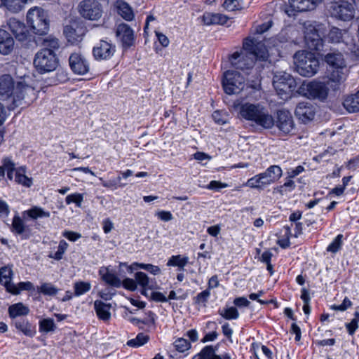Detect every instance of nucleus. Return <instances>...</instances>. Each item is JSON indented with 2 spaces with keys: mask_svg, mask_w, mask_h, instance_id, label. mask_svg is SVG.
I'll return each mask as SVG.
<instances>
[{
  "mask_svg": "<svg viewBox=\"0 0 359 359\" xmlns=\"http://www.w3.org/2000/svg\"><path fill=\"white\" fill-rule=\"evenodd\" d=\"M268 50L262 42H257L254 39H246L243 45V50L240 52L233 53L230 58L231 65L237 69L246 72V74H249L248 71L253 72L252 78L248 79L251 81L259 79V72L253 69L256 60L264 61L268 58Z\"/></svg>",
  "mask_w": 359,
  "mask_h": 359,
  "instance_id": "obj_1",
  "label": "nucleus"
},
{
  "mask_svg": "<svg viewBox=\"0 0 359 359\" xmlns=\"http://www.w3.org/2000/svg\"><path fill=\"white\" fill-rule=\"evenodd\" d=\"M0 96L4 100L12 97L13 104L18 107L22 104V102L29 104L36 97V94L34 88L22 82H18L14 86L13 78L5 74L0 77Z\"/></svg>",
  "mask_w": 359,
  "mask_h": 359,
  "instance_id": "obj_2",
  "label": "nucleus"
},
{
  "mask_svg": "<svg viewBox=\"0 0 359 359\" xmlns=\"http://www.w3.org/2000/svg\"><path fill=\"white\" fill-rule=\"evenodd\" d=\"M239 116L255 126L264 129L271 128L274 126V119L268 109L262 104L245 102L236 106Z\"/></svg>",
  "mask_w": 359,
  "mask_h": 359,
  "instance_id": "obj_3",
  "label": "nucleus"
},
{
  "mask_svg": "<svg viewBox=\"0 0 359 359\" xmlns=\"http://www.w3.org/2000/svg\"><path fill=\"white\" fill-rule=\"evenodd\" d=\"M325 61L332 68L328 76L327 85L333 91L340 90L349 74L343 55L339 52L327 53L325 56Z\"/></svg>",
  "mask_w": 359,
  "mask_h": 359,
  "instance_id": "obj_4",
  "label": "nucleus"
},
{
  "mask_svg": "<svg viewBox=\"0 0 359 359\" xmlns=\"http://www.w3.org/2000/svg\"><path fill=\"white\" fill-rule=\"evenodd\" d=\"M283 175L282 168L277 165H272L264 172L248 179L244 186L258 191H263L270 185L278 182Z\"/></svg>",
  "mask_w": 359,
  "mask_h": 359,
  "instance_id": "obj_5",
  "label": "nucleus"
},
{
  "mask_svg": "<svg viewBox=\"0 0 359 359\" xmlns=\"http://www.w3.org/2000/svg\"><path fill=\"white\" fill-rule=\"evenodd\" d=\"M294 69L302 76L311 77L319 69V60L315 54L307 50H299L293 57Z\"/></svg>",
  "mask_w": 359,
  "mask_h": 359,
  "instance_id": "obj_6",
  "label": "nucleus"
},
{
  "mask_svg": "<svg viewBox=\"0 0 359 359\" xmlns=\"http://www.w3.org/2000/svg\"><path fill=\"white\" fill-rule=\"evenodd\" d=\"M28 25L38 35L46 34L49 29V20L46 12L41 8L34 7L27 14Z\"/></svg>",
  "mask_w": 359,
  "mask_h": 359,
  "instance_id": "obj_7",
  "label": "nucleus"
},
{
  "mask_svg": "<svg viewBox=\"0 0 359 359\" xmlns=\"http://www.w3.org/2000/svg\"><path fill=\"white\" fill-rule=\"evenodd\" d=\"M33 63L38 72L44 74L54 71L58 65V60L53 50L43 48L36 53Z\"/></svg>",
  "mask_w": 359,
  "mask_h": 359,
  "instance_id": "obj_8",
  "label": "nucleus"
},
{
  "mask_svg": "<svg viewBox=\"0 0 359 359\" xmlns=\"http://www.w3.org/2000/svg\"><path fill=\"white\" fill-rule=\"evenodd\" d=\"M328 11L336 19L349 21L355 15V0H339L330 5Z\"/></svg>",
  "mask_w": 359,
  "mask_h": 359,
  "instance_id": "obj_9",
  "label": "nucleus"
},
{
  "mask_svg": "<svg viewBox=\"0 0 359 359\" xmlns=\"http://www.w3.org/2000/svg\"><path fill=\"white\" fill-rule=\"evenodd\" d=\"M325 36L323 25L309 24L305 27L304 39L307 47L313 50H320L323 46Z\"/></svg>",
  "mask_w": 359,
  "mask_h": 359,
  "instance_id": "obj_10",
  "label": "nucleus"
},
{
  "mask_svg": "<svg viewBox=\"0 0 359 359\" xmlns=\"http://www.w3.org/2000/svg\"><path fill=\"white\" fill-rule=\"evenodd\" d=\"M222 86L226 94H238L244 88L245 78L237 71H226L224 74Z\"/></svg>",
  "mask_w": 359,
  "mask_h": 359,
  "instance_id": "obj_11",
  "label": "nucleus"
},
{
  "mask_svg": "<svg viewBox=\"0 0 359 359\" xmlns=\"http://www.w3.org/2000/svg\"><path fill=\"white\" fill-rule=\"evenodd\" d=\"M304 95L309 97L317 98L324 100L328 95V90L331 88L326 83L317 81H312L302 86Z\"/></svg>",
  "mask_w": 359,
  "mask_h": 359,
  "instance_id": "obj_12",
  "label": "nucleus"
},
{
  "mask_svg": "<svg viewBox=\"0 0 359 359\" xmlns=\"http://www.w3.org/2000/svg\"><path fill=\"white\" fill-rule=\"evenodd\" d=\"M294 81L292 76L286 72H278L273 76V86L278 94L283 96L292 91Z\"/></svg>",
  "mask_w": 359,
  "mask_h": 359,
  "instance_id": "obj_13",
  "label": "nucleus"
},
{
  "mask_svg": "<svg viewBox=\"0 0 359 359\" xmlns=\"http://www.w3.org/2000/svg\"><path fill=\"white\" fill-rule=\"evenodd\" d=\"M79 8V12L84 18L97 20L102 16L100 4L96 0H83Z\"/></svg>",
  "mask_w": 359,
  "mask_h": 359,
  "instance_id": "obj_14",
  "label": "nucleus"
},
{
  "mask_svg": "<svg viewBox=\"0 0 359 359\" xmlns=\"http://www.w3.org/2000/svg\"><path fill=\"white\" fill-rule=\"evenodd\" d=\"M276 125L285 134H291L294 130V123L291 113L286 110H278Z\"/></svg>",
  "mask_w": 359,
  "mask_h": 359,
  "instance_id": "obj_15",
  "label": "nucleus"
},
{
  "mask_svg": "<svg viewBox=\"0 0 359 359\" xmlns=\"http://www.w3.org/2000/svg\"><path fill=\"white\" fill-rule=\"evenodd\" d=\"M116 51V46L105 40H101L93 49V54L97 60L110 59Z\"/></svg>",
  "mask_w": 359,
  "mask_h": 359,
  "instance_id": "obj_16",
  "label": "nucleus"
},
{
  "mask_svg": "<svg viewBox=\"0 0 359 359\" xmlns=\"http://www.w3.org/2000/svg\"><path fill=\"white\" fill-rule=\"evenodd\" d=\"M72 71L78 74H85L89 71V64L85 57L79 53H72L69 59Z\"/></svg>",
  "mask_w": 359,
  "mask_h": 359,
  "instance_id": "obj_17",
  "label": "nucleus"
},
{
  "mask_svg": "<svg viewBox=\"0 0 359 359\" xmlns=\"http://www.w3.org/2000/svg\"><path fill=\"white\" fill-rule=\"evenodd\" d=\"M116 32L123 48H128L134 44V32L127 24L118 25Z\"/></svg>",
  "mask_w": 359,
  "mask_h": 359,
  "instance_id": "obj_18",
  "label": "nucleus"
},
{
  "mask_svg": "<svg viewBox=\"0 0 359 359\" xmlns=\"http://www.w3.org/2000/svg\"><path fill=\"white\" fill-rule=\"evenodd\" d=\"M11 231L20 236L22 239H29L32 236V229L25 224L23 219L18 215L12 219Z\"/></svg>",
  "mask_w": 359,
  "mask_h": 359,
  "instance_id": "obj_19",
  "label": "nucleus"
},
{
  "mask_svg": "<svg viewBox=\"0 0 359 359\" xmlns=\"http://www.w3.org/2000/svg\"><path fill=\"white\" fill-rule=\"evenodd\" d=\"M296 116L306 123L313 119L315 108L310 102H299L295 109Z\"/></svg>",
  "mask_w": 359,
  "mask_h": 359,
  "instance_id": "obj_20",
  "label": "nucleus"
},
{
  "mask_svg": "<svg viewBox=\"0 0 359 359\" xmlns=\"http://www.w3.org/2000/svg\"><path fill=\"white\" fill-rule=\"evenodd\" d=\"M12 278L13 271L11 267L3 266L0 268V284H2L8 292L18 294L17 285L11 283Z\"/></svg>",
  "mask_w": 359,
  "mask_h": 359,
  "instance_id": "obj_21",
  "label": "nucleus"
},
{
  "mask_svg": "<svg viewBox=\"0 0 359 359\" xmlns=\"http://www.w3.org/2000/svg\"><path fill=\"white\" fill-rule=\"evenodd\" d=\"M9 29L20 41L24 40L27 36V28L23 22L16 18H10L7 22Z\"/></svg>",
  "mask_w": 359,
  "mask_h": 359,
  "instance_id": "obj_22",
  "label": "nucleus"
},
{
  "mask_svg": "<svg viewBox=\"0 0 359 359\" xmlns=\"http://www.w3.org/2000/svg\"><path fill=\"white\" fill-rule=\"evenodd\" d=\"M318 0H289L290 8L297 12H305L316 8Z\"/></svg>",
  "mask_w": 359,
  "mask_h": 359,
  "instance_id": "obj_23",
  "label": "nucleus"
},
{
  "mask_svg": "<svg viewBox=\"0 0 359 359\" xmlns=\"http://www.w3.org/2000/svg\"><path fill=\"white\" fill-rule=\"evenodd\" d=\"M99 274L102 280L108 285L115 287H120L121 286V280L108 267H101L99 270Z\"/></svg>",
  "mask_w": 359,
  "mask_h": 359,
  "instance_id": "obj_24",
  "label": "nucleus"
},
{
  "mask_svg": "<svg viewBox=\"0 0 359 359\" xmlns=\"http://www.w3.org/2000/svg\"><path fill=\"white\" fill-rule=\"evenodd\" d=\"M228 18L221 13H205L203 21L206 25H224L227 22Z\"/></svg>",
  "mask_w": 359,
  "mask_h": 359,
  "instance_id": "obj_25",
  "label": "nucleus"
},
{
  "mask_svg": "<svg viewBox=\"0 0 359 359\" xmlns=\"http://www.w3.org/2000/svg\"><path fill=\"white\" fill-rule=\"evenodd\" d=\"M94 308L95 309L98 318L103 320H108L111 317V304L104 303L100 300H96L94 302Z\"/></svg>",
  "mask_w": 359,
  "mask_h": 359,
  "instance_id": "obj_26",
  "label": "nucleus"
},
{
  "mask_svg": "<svg viewBox=\"0 0 359 359\" xmlns=\"http://www.w3.org/2000/svg\"><path fill=\"white\" fill-rule=\"evenodd\" d=\"M133 321L135 322L139 327L147 331H151L155 328V314L151 311L147 313V317L142 319L133 318Z\"/></svg>",
  "mask_w": 359,
  "mask_h": 359,
  "instance_id": "obj_27",
  "label": "nucleus"
},
{
  "mask_svg": "<svg viewBox=\"0 0 359 359\" xmlns=\"http://www.w3.org/2000/svg\"><path fill=\"white\" fill-rule=\"evenodd\" d=\"M343 104L348 112L359 111V90L355 93L347 96L344 100Z\"/></svg>",
  "mask_w": 359,
  "mask_h": 359,
  "instance_id": "obj_28",
  "label": "nucleus"
},
{
  "mask_svg": "<svg viewBox=\"0 0 359 359\" xmlns=\"http://www.w3.org/2000/svg\"><path fill=\"white\" fill-rule=\"evenodd\" d=\"M217 350V346H206L192 359H222V356L215 353Z\"/></svg>",
  "mask_w": 359,
  "mask_h": 359,
  "instance_id": "obj_29",
  "label": "nucleus"
},
{
  "mask_svg": "<svg viewBox=\"0 0 359 359\" xmlns=\"http://www.w3.org/2000/svg\"><path fill=\"white\" fill-rule=\"evenodd\" d=\"M8 313L11 318H15L18 316H24L28 315L29 313V309L24 304L18 302L9 306Z\"/></svg>",
  "mask_w": 359,
  "mask_h": 359,
  "instance_id": "obj_30",
  "label": "nucleus"
},
{
  "mask_svg": "<svg viewBox=\"0 0 359 359\" xmlns=\"http://www.w3.org/2000/svg\"><path fill=\"white\" fill-rule=\"evenodd\" d=\"M22 215H27L32 219H37L38 218L49 217L50 213L48 211H45L42 208L39 206H34L32 208L25 210L22 212Z\"/></svg>",
  "mask_w": 359,
  "mask_h": 359,
  "instance_id": "obj_31",
  "label": "nucleus"
},
{
  "mask_svg": "<svg viewBox=\"0 0 359 359\" xmlns=\"http://www.w3.org/2000/svg\"><path fill=\"white\" fill-rule=\"evenodd\" d=\"M189 262L188 257H182L181 255H172L168 261V266H177L178 271H183L185 266Z\"/></svg>",
  "mask_w": 359,
  "mask_h": 359,
  "instance_id": "obj_32",
  "label": "nucleus"
},
{
  "mask_svg": "<svg viewBox=\"0 0 359 359\" xmlns=\"http://www.w3.org/2000/svg\"><path fill=\"white\" fill-rule=\"evenodd\" d=\"M135 279L137 283V285H139L143 289L142 294H145L147 290H151L152 287L150 285V281L149 276L144 272H136L135 273Z\"/></svg>",
  "mask_w": 359,
  "mask_h": 359,
  "instance_id": "obj_33",
  "label": "nucleus"
},
{
  "mask_svg": "<svg viewBox=\"0 0 359 359\" xmlns=\"http://www.w3.org/2000/svg\"><path fill=\"white\" fill-rule=\"evenodd\" d=\"M348 34V32L346 29H340L337 27H332L328 34L327 39L332 43H339L343 40L345 35Z\"/></svg>",
  "mask_w": 359,
  "mask_h": 359,
  "instance_id": "obj_34",
  "label": "nucleus"
},
{
  "mask_svg": "<svg viewBox=\"0 0 359 359\" xmlns=\"http://www.w3.org/2000/svg\"><path fill=\"white\" fill-rule=\"evenodd\" d=\"M15 181L26 187H30L32 184V179L25 175V169L22 167L15 170Z\"/></svg>",
  "mask_w": 359,
  "mask_h": 359,
  "instance_id": "obj_35",
  "label": "nucleus"
},
{
  "mask_svg": "<svg viewBox=\"0 0 359 359\" xmlns=\"http://www.w3.org/2000/svg\"><path fill=\"white\" fill-rule=\"evenodd\" d=\"M15 327L22 334L26 336H31L34 334L35 328L28 321L22 320L15 323Z\"/></svg>",
  "mask_w": 359,
  "mask_h": 359,
  "instance_id": "obj_36",
  "label": "nucleus"
},
{
  "mask_svg": "<svg viewBox=\"0 0 359 359\" xmlns=\"http://www.w3.org/2000/svg\"><path fill=\"white\" fill-rule=\"evenodd\" d=\"M132 266H133L134 269H144L154 276L158 275L161 273V270L159 266H155V265H153L151 264L134 262L132 264Z\"/></svg>",
  "mask_w": 359,
  "mask_h": 359,
  "instance_id": "obj_37",
  "label": "nucleus"
},
{
  "mask_svg": "<svg viewBox=\"0 0 359 359\" xmlns=\"http://www.w3.org/2000/svg\"><path fill=\"white\" fill-rule=\"evenodd\" d=\"M64 34L65 35L68 41L71 42L72 43L79 42L82 39L81 35L77 34L76 29L71 26L65 27Z\"/></svg>",
  "mask_w": 359,
  "mask_h": 359,
  "instance_id": "obj_38",
  "label": "nucleus"
},
{
  "mask_svg": "<svg viewBox=\"0 0 359 359\" xmlns=\"http://www.w3.org/2000/svg\"><path fill=\"white\" fill-rule=\"evenodd\" d=\"M118 12L123 18L128 21L133 20L134 17L131 8L125 2H122L118 5Z\"/></svg>",
  "mask_w": 359,
  "mask_h": 359,
  "instance_id": "obj_39",
  "label": "nucleus"
},
{
  "mask_svg": "<svg viewBox=\"0 0 359 359\" xmlns=\"http://www.w3.org/2000/svg\"><path fill=\"white\" fill-rule=\"evenodd\" d=\"M37 291L44 295L55 296L58 289L50 283H43L37 287Z\"/></svg>",
  "mask_w": 359,
  "mask_h": 359,
  "instance_id": "obj_40",
  "label": "nucleus"
},
{
  "mask_svg": "<svg viewBox=\"0 0 359 359\" xmlns=\"http://www.w3.org/2000/svg\"><path fill=\"white\" fill-rule=\"evenodd\" d=\"M68 245V243L65 240H61L59 243L57 250L54 254L49 255L48 257L55 260L62 259Z\"/></svg>",
  "mask_w": 359,
  "mask_h": 359,
  "instance_id": "obj_41",
  "label": "nucleus"
},
{
  "mask_svg": "<svg viewBox=\"0 0 359 359\" xmlns=\"http://www.w3.org/2000/svg\"><path fill=\"white\" fill-rule=\"evenodd\" d=\"M4 42L0 43V53L4 55H9L14 48V40L12 38H7Z\"/></svg>",
  "mask_w": 359,
  "mask_h": 359,
  "instance_id": "obj_42",
  "label": "nucleus"
},
{
  "mask_svg": "<svg viewBox=\"0 0 359 359\" xmlns=\"http://www.w3.org/2000/svg\"><path fill=\"white\" fill-rule=\"evenodd\" d=\"M343 244V235L339 234L334 239V241L327 246V251L332 253L337 252L342 246Z\"/></svg>",
  "mask_w": 359,
  "mask_h": 359,
  "instance_id": "obj_43",
  "label": "nucleus"
},
{
  "mask_svg": "<svg viewBox=\"0 0 359 359\" xmlns=\"http://www.w3.org/2000/svg\"><path fill=\"white\" fill-rule=\"evenodd\" d=\"M220 315L227 320L237 319L239 316V313L236 307L224 308L219 311Z\"/></svg>",
  "mask_w": 359,
  "mask_h": 359,
  "instance_id": "obj_44",
  "label": "nucleus"
},
{
  "mask_svg": "<svg viewBox=\"0 0 359 359\" xmlns=\"http://www.w3.org/2000/svg\"><path fill=\"white\" fill-rule=\"evenodd\" d=\"M74 294L76 296H80L83 294L84 293L88 292L90 288L91 285L89 283L86 282H76L74 284Z\"/></svg>",
  "mask_w": 359,
  "mask_h": 359,
  "instance_id": "obj_45",
  "label": "nucleus"
},
{
  "mask_svg": "<svg viewBox=\"0 0 359 359\" xmlns=\"http://www.w3.org/2000/svg\"><path fill=\"white\" fill-rule=\"evenodd\" d=\"M176 350L179 352H184L191 347L190 342L185 338H177L174 342Z\"/></svg>",
  "mask_w": 359,
  "mask_h": 359,
  "instance_id": "obj_46",
  "label": "nucleus"
},
{
  "mask_svg": "<svg viewBox=\"0 0 359 359\" xmlns=\"http://www.w3.org/2000/svg\"><path fill=\"white\" fill-rule=\"evenodd\" d=\"M43 46L46 47L45 48H49L50 50H53V51L54 50L57 49L60 46L58 39L50 36L46 38L43 40Z\"/></svg>",
  "mask_w": 359,
  "mask_h": 359,
  "instance_id": "obj_47",
  "label": "nucleus"
},
{
  "mask_svg": "<svg viewBox=\"0 0 359 359\" xmlns=\"http://www.w3.org/2000/svg\"><path fill=\"white\" fill-rule=\"evenodd\" d=\"M83 196L81 194H73L68 195L65 198V202L67 205H69L72 203L76 204L78 207L81 205V203L83 201Z\"/></svg>",
  "mask_w": 359,
  "mask_h": 359,
  "instance_id": "obj_48",
  "label": "nucleus"
},
{
  "mask_svg": "<svg viewBox=\"0 0 359 359\" xmlns=\"http://www.w3.org/2000/svg\"><path fill=\"white\" fill-rule=\"evenodd\" d=\"M39 327L41 331L49 332L55 327L54 320L50 318L43 319L40 321Z\"/></svg>",
  "mask_w": 359,
  "mask_h": 359,
  "instance_id": "obj_49",
  "label": "nucleus"
},
{
  "mask_svg": "<svg viewBox=\"0 0 359 359\" xmlns=\"http://www.w3.org/2000/svg\"><path fill=\"white\" fill-rule=\"evenodd\" d=\"M223 6L228 11H233L241 8L238 0H225Z\"/></svg>",
  "mask_w": 359,
  "mask_h": 359,
  "instance_id": "obj_50",
  "label": "nucleus"
},
{
  "mask_svg": "<svg viewBox=\"0 0 359 359\" xmlns=\"http://www.w3.org/2000/svg\"><path fill=\"white\" fill-rule=\"evenodd\" d=\"M148 339L149 338H133L127 341L126 345L132 348L140 347L147 344Z\"/></svg>",
  "mask_w": 359,
  "mask_h": 359,
  "instance_id": "obj_51",
  "label": "nucleus"
},
{
  "mask_svg": "<svg viewBox=\"0 0 359 359\" xmlns=\"http://www.w3.org/2000/svg\"><path fill=\"white\" fill-rule=\"evenodd\" d=\"M102 181V185L104 187L109 188L111 189H116L119 187H123V185H119L118 182L121 180V177H118L116 180H110L108 181H104L102 178H100Z\"/></svg>",
  "mask_w": 359,
  "mask_h": 359,
  "instance_id": "obj_52",
  "label": "nucleus"
},
{
  "mask_svg": "<svg viewBox=\"0 0 359 359\" xmlns=\"http://www.w3.org/2000/svg\"><path fill=\"white\" fill-rule=\"evenodd\" d=\"M284 229H285V234L287 235V238H283V239H279L277 241V243L282 248H287L290 245L289 235L291 234V229H290V226H285L284 227Z\"/></svg>",
  "mask_w": 359,
  "mask_h": 359,
  "instance_id": "obj_53",
  "label": "nucleus"
},
{
  "mask_svg": "<svg viewBox=\"0 0 359 359\" xmlns=\"http://www.w3.org/2000/svg\"><path fill=\"white\" fill-rule=\"evenodd\" d=\"M121 285L123 287L130 291H135L137 288V283L135 279H132L130 278H125L123 282H121Z\"/></svg>",
  "mask_w": 359,
  "mask_h": 359,
  "instance_id": "obj_54",
  "label": "nucleus"
},
{
  "mask_svg": "<svg viewBox=\"0 0 359 359\" xmlns=\"http://www.w3.org/2000/svg\"><path fill=\"white\" fill-rule=\"evenodd\" d=\"M212 118L215 123L219 125H224L227 122V116L219 111H214L212 114Z\"/></svg>",
  "mask_w": 359,
  "mask_h": 359,
  "instance_id": "obj_55",
  "label": "nucleus"
},
{
  "mask_svg": "<svg viewBox=\"0 0 359 359\" xmlns=\"http://www.w3.org/2000/svg\"><path fill=\"white\" fill-rule=\"evenodd\" d=\"M156 216L163 222H168L172 219L173 217L170 211L160 210L156 212Z\"/></svg>",
  "mask_w": 359,
  "mask_h": 359,
  "instance_id": "obj_56",
  "label": "nucleus"
},
{
  "mask_svg": "<svg viewBox=\"0 0 359 359\" xmlns=\"http://www.w3.org/2000/svg\"><path fill=\"white\" fill-rule=\"evenodd\" d=\"M228 187L226 183L221 182L219 181L212 180L207 186V189L210 190H219L223 188Z\"/></svg>",
  "mask_w": 359,
  "mask_h": 359,
  "instance_id": "obj_57",
  "label": "nucleus"
},
{
  "mask_svg": "<svg viewBox=\"0 0 359 359\" xmlns=\"http://www.w3.org/2000/svg\"><path fill=\"white\" fill-rule=\"evenodd\" d=\"M62 236L72 242L77 241L81 237V235L79 233L72 231H65L62 233Z\"/></svg>",
  "mask_w": 359,
  "mask_h": 359,
  "instance_id": "obj_58",
  "label": "nucleus"
},
{
  "mask_svg": "<svg viewBox=\"0 0 359 359\" xmlns=\"http://www.w3.org/2000/svg\"><path fill=\"white\" fill-rule=\"evenodd\" d=\"M2 165L6 171L15 170V164L9 157H6L2 160Z\"/></svg>",
  "mask_w": 359,
  "mask_h": 359,
  "instance_id": "obj_59",
  "label": "nucleus"
},
{
  "mask_svg": "<svg viewBox=\"0 0 359 359\" xmlns=\"http://www.w3.org/2000/svg\"><path fill=\"white\" fill-rule=\"evenodd\" d=\"M17 288H18V294H19L21 290H27V291L33 290L34 289V285L31 282L27 281V282L19 283L17 286Z\"/></svg>",
  "mask_w": 359,
  "mask_h": 359,
  "instance_id": "obj_60",
  "label": "nucleus"
},
{
  "mask_svg": "<svg viewBox=\"0 0 359 359\" xmlns=\"http://www.w3.org/2000/svg\"><path fill=\"white\" fill-rule=\"evenodd\" d=\"M155 33H156V36L158 39V41H159L161 45L163 47L168 46V45L170 43V40L168 39V38L161 32L156 31Z\"/></svg>",
  "mask_w": 359,
  "mask_h": 359,
  "instance_id": "obj_61",
  "label": "nucleus"
},
{
  "mask_svg": "<svg viewBox=\"0 0 359 359\" xmlns=\"http://www.w3.org/2000/svg\"><path fill=\"white\" fill-rule=\"evenodd\" d=\"M352 305V303L351 300L348 297H345L343 300V302L338 306H333V309L335 310H339L344 311L346 310L348 308L351 307Z\"/></svg>",
  "mask_w": 359,
  "mask_h": 359,
  "instance_id": "obj_62",
  "label": "nucleus"
},
{
  "mask_svg": "<svg viewBox=\"0 0 359 359\" xmlns=\"http://www.w3.org/2000/svg\"><path fill=\"white\" fill-rule=\"evenodd\" d=\"M210 292L209 290H205L203 292L198 293L196 296V302L197 303H204L207 302L208 297H210Z\"/></svg>",
  "mask_w": 359,
  "mask_h": 359,
  "instance_id": "obj_63",
  "label": "nucleus"
},
{
  "mask_svg": "<svg viewBox=\"0 0 359 359\" xmlns=\"http://www.w3.org/2000/svg\"><path fill=\"white\" fill-rule=\"evenodd\" d=\"M233 304L236 306H239V307H241V306H244V307H248L249 306V305L250 304V301H248L245 297H237L234 299L233 301Z\"/></svg>",
  "mask_w": 359,
  "mask_h": 359,
  "instance_id": "obj_64",
  "label": "nucleus"
}]
</instances>
